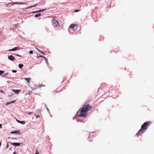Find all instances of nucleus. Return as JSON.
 <instances>
[{
	"label": "nucleus",
	"mask_w": 154,
	"mask_h": 154,
	"mask_svg": "<svg viewBox=\"0 0 154 154\" xmlns=\"http://www.w3.org/2000/svg\"><path fill=\"white\" fill-rule=\"evenodd\" d=\"M8 58L10 60H11L13 61L15 59V57H13L12 55L9 56Z\"/></svg>",
	"instance_id": "nucleus-5"
},
{
	"label": "nucleus",
	"mask_w": 154,
	"mask_h": 154,
	"mask_svg": "<svg viewBox=\"0 0 154 154\" xmlns=\"http://www.w3.org/2000/svg\"><path fill=\"white\" fill-rule=\"evenodd\" d=\"M20 131L18 130V131H15L12 132H11V133H13V134L16 133V134H20Z\"/></svg>",
	"instance_id": "nucleus-11"
},
{
	"label": "nucleus",
	"mask_w": 154,
	"mask_h": 154,
	"mask_svg": "<svg viewBox=\"0 0 154 154\" xmlns=\"http://www.w3.org/2000/svg\"><path fill=\"white\" fill-rule=\"evenodd\" d=\"M24 79L27 81L28 84H29L30 83L29 82L31 80V78H24Z\"/></svg>",
	"instance_id": "nucleus-7"
},
{
	"label": "nucleus",
	"mask_w": 154,
	"mask_h": 154,
	"mask_svg": "<svg viewBox=\"0 0 154 154\" xmlns=\"http://www.w3.org/2000/svg\"><path fill=\"white\" fill-rule=\"evenodd\" d=\"M8 144H7V145L6 146V148H8Z\"/></svg>",
	"instance_id": "nucleus-26"
},
{
	"label": "nucleus",
	"mask_w": 154,
	"mask_h": 154,
	"mask_svg": "<svg viewBox=\"0 0 154 154\" xmlns=\"http://www.w3.org/2000/svg\"><path fill=\"white\" fill-rule=\"evenodd\" d=\"M31 113H32L31 112H29V113L28 114H29V115H30V114H31Z\"/></svg>",
	"instance_id": "nucleus-31"
},
{
	"label": "nucleus",
	"mask_w": 154,
	"mask_h": 154,
	"mask_svg": "<svg viewBox=\"0 0 154 154\" xmlns=\"http://www.w3.org/2000/svg\"><path fill=\"white\" fill-rule=\"evenodd\" d=\"M4 71L0 70V75H1L2 74H3L4 73Z\"/></svg>",
	"instance_id": "nucleus-19"
},
{
	"label": "nucleus",
	"mask_w": 154,
	"mask_h": 154,
	"mask_svg": "<svg viewBox=\"0 0 154 154\" xmlns=\"http://www.w3.org/2000/svg\"><path fill=\"white\" fill-rule=\"evenodd\" d=\"M38 5V4H35V5H33V6H30V7H29V8H32L33 7H35L36 6H37Z\"/></svg>",
	"instance_id": "nucleus-17"
},
{
	"label": "nucleus",
	"mask_w": 154,
	"mask_h": 154,
	"mask_svg": "<svg viewBox=\"0 0 154 154\" xmlns=\"http://www.w3.org/2000/svg\"><path fill=\"white\" fill-rule=\"evenodd\" d=\"M78 26L77 24H72L70 26L69 28L72 29L74 31H75L77 29Z\"/></svg>",
	"instance_id": "nucleus-4"
},
{
	"label": "nucleus",
	"mask_w": 154,
	"mask_h": 154,
	"mask_svg": "<svg viewBox=\"0 0 154 154\" xmlns=\"http://www.w3.org/2000/svg\"><path fill=\"white\" fill-rule=\"evenodd\" d=\"M79 121H80V122H85V118H84V119L83 121L82 120H81L80 119H79Z\"/></svg>",
	"instance_id": "nucleus-21"
},
{
	"label": "nucleus",
	"mask_w": 154,
	"mask_h": 154,
	"mask_svg": "<svg viewBox=\"0 0 154 154\" xmlns=\"http://www.w3.org/2000/svg\"><path fill=\"white\" fill-rule=\"evenodd\" d=\"M151 124L150 122H147L144 123L141 126V128L140 129L136 134V136L138 137L141 133L144 132L147 128L148 126Z\"/></svg>",
	"instance_id": "nucleus-2"
},
{
	"label": "nucleus",
	"mask_w": 154,
	"mask_h": 154,
	"mask_svg": "<svg viewBox=\"0 0 154 154\" xmlns=\"http://www.w3.org/2000/svg\"><path fill=\"white\" fill-rule=\"evenodd\" d=\"M16 121L19 123L23 125L25 124V121H20L17 119H16Z\"/></svg>",
	"instance_id": "nucleus-6"
},
{
	"label": "nucleus",
	"mask_w": 154,
	"mask_h": 154,
	"mask_svg": "<svg viewBox=\"0 0 154 154\" xmlns=\"http://www.w3.org/2000/svg\"><path fill=\"white\" fill-rule=\"evenodd\" d=\"M25 4L24 3H19V4Z\"/></svg>",
	"instance_id": "nucleus-30"
},
{
	"label": "nucleus",
	"mask_w": 154,
	"mask_h": 154,
	"mask_svg": "<svg viewBox=\"0 0 154 154\" xmlns=\"http://www.w3.org/2000/svg\"><path fill=\"white\" fill-rule=\"evenodd\" d=\"M1 92H3V91H1Z\"/></svg>",
	"instance_id": "nucleus-35"
},
{
	"label": "nucleus",
	"mask_w": 154,
	"mask_h": 154,
	"mask_svg": "<svg viewBox=\"0 0 154 154\" xmlns=\"http://www.w3.org/2000/svg\"><path fill=\"white\" fill-rule=\"evenodd\" d=\"M17 72V70H13L12 71V72Z\"/></svg>",
	"instance_id": "nucleus-23"
},
{
	"label": "nucleus",
	"mask_w": 154,
	"mask_h": 154,
	"mask_svg": "<svg viewBox=\"0 0 154 154\" xmlns=\"http://www.w3.org/2000/svg\"><path fill=\"white\" fill-rule=\"evenodd\" d=\"M15 100H14L13 101H12V102H10V103H6V105H8L10 103H13L15 102Z\"/></svg>",
	"instance_id": "nucleus-16"
},
{
	"label": "nucleus",
	"mask_w": 154,
	"mask_h": 154,
	"mask_svg": "<svg viewBox=\"0 0 154 154\" xmlns=\"http://www.w3.org/2000/svg\"><path fill=\"white\" fill-rule=\"evenodd\" d=\"M39 57H43V58H45V57H43V56H41V55H40L39 56H38V57H37V58H38Z\"/></svg>",
	"instance_id": "nucleus-18"
},
{
	"label": "nucleus",
	"mask_w": 154,
	"mask_h": 154,
	"mask_svg": "<svg viewBox=\"0 0 154 154\" xmlns=\"http://www.w3.org/2000/svg\"><path fill=\"white\" fill-rule=\"evenodd\" d=\"M8 74V73H7L5 75H7V74Z\"/></svg>",
	"instance_id": "nucleus-34"
},
{
	"label": "nucleus",
	"mask_w": 154,
	"mask_h": 154,
	"mask_svg": "<svg viewBox=\"0 0 154 154\" xmlns=\"http://www.w3.org/2000/svg\"><path fill=\"white\" fill-rule=\"evenodd\" d=\"M42 54H43V55H45V54L43 52H42V51H40V52Z\"/></svg>",
	"instance_id": "nucleus-25"
},
{
	"label": "nucleus",
	"mask_w": 154,
	"mask_h": 154,
	"mask_svg": "<svg viewBox=\"0 0 154 154\" xmlns=\"http://www.w3.org/2000/svg\"><path fill=\"white\" fill-rule=\"evenodd\" d=\"M11 144L12 145L15 146H19L20 144V143H11Z\"/></svg>",
	"instance_id": "nucleus-9"
},
{
	"label": "nucleus",
	"mask_w": 154,
	"mask_h": 154,
	"mask_svg": "<svg viewBox=\"0 0 154 154\" xmlns=\"http://www.w3.org/2000/svg\"><path fill=\"white\" fill-rule=\"evenodd\" d=\"M19 48L18 47H16L14 48H13L9 50V51H15L17 50H19Z\"/></svg>",
	"instance_id": "nucleus-8"
},
{
	"label": "nucleus",
	"mask_w": 154,
	"mask_h": 154,
	"mask_svg": "<svg viewBox=\"0 0 154 154\" xmlns=\"http://www.w3.org/2000/svg\"><path fill=\"white\" fill-rule=\"evenodd\" d=\"M45 85H42V84H41V85H38V86L37 87H38V88H41V87H45Z\"/></svg>",
	"instance_id": "nucleus-13"
},
{
	"label": "nucleus",
	"mask_w": 154,
	"mask_h": 154,
	"mask_svg": "<svg viewBox=\"0 0 154 154\" xmlns=\"http://www.w3.org/2000/svg\"><path fill=\"white\" fill-rule=\"evenodd\" d=\"M35 115V117H36V118H38L40 117V116L39 115Z\"/></svg>",
	"instance_id": "nucleus-20"
},
{
	"label": "nucleus",
	"mask_w": 154,
	"mask_h": 154,
	"mask_svg": "<svg viewBox=\"0 0 154 154\" xmlns=\"http://www.w3.org/2000/svg\"><path fill=\"white\" fill-rule=\"evenodd\" d=\"M92 108V107L89 104H84L79 114L77 112V116L79 117H86L87 116V112Z\"/></svg>",
	"instance_id": "nucleus-1"
},
{
	"label": "nucleus",
	"mask_w": 154,
	"mask_h": 154,
	"mask_svg": "<svg viewBox=\"0 0 154 154\" xmlns=\"http://www.w3.org/2000/svg\"><path fill=\"white\" fill-rule=\"evenodd\" d=\"M17 56H20L18 54H16V55Z\"/></svg>",
	"instance_id": "nucleus-33"
},
{
	"label": "nucleus",
	"mask_w": 154,
	"mask_h": 154,
	"mask_svg": "<svg viewBox=\"0 0 154 154\" xmlns=\"http://www.w3.org/2000/svg\"><path fill=\"white\" fill-rule=\"evenodd\" d=\"M79 11V10H75L74 11V12H77Z\"/></svg>",
	"instance_id": "nucleus-24"
},
{
	"label": "nucleus",
	"mask_w": 154,
	"mask_h": 154,
	"mask_svg": "<svg viewBox=\"0 0 154 154\" xmlns=\"http://www.w3.org/2000/svg\"><path fill=\"white\" fill-rule=\"evenodd\" d=\"M13 154H16V153L15 152H14V153H13Z\"/></svg>",
	"instance_id": "nucleus-32"
},
{
	"label": "nucleus",
	"mask_w": 154,
	"mask_h": 154,
	"mask_svg": "<svg viewBox=\"0 0 154 154\" xmlns=\"http://www.w3.org/2000/svg\"><path fill=\"white\" fill-rule=\"evenodd\" d=\"M46 9H41V10H39L38 11H37L36 12H35V13H37V12H43L44 11H45L46 10Z\"/></svg>",
	"instance_id": "nucleus-12"
},
{
	"label": "nucleus",
	"mask_w": 154,
	"mask_h": 154,
	"mask_svg": "<svg viewBox=\"0 0 154 154\" xmlns=\"http://www.w3.org/2000/svg\"><path fill=\"white\" fill-rule=\"evenodd\" d=\"M52 23L54 27H59L60 26V24L58 23L57 20H55L54 17H53L52 20Z\"/></svg>",
	"instance_id": "nucleus-3"
},
{
	"label": "nucleus",
	"mask_w": 154,
	"mask_h": 154,
	"mask_svg": "<svg viewBox=\"0 0 154 154\" xmlns=\"http://www.w3.org/2000/svg\"><path fill=\"white\" fill-rule=\"evenodd\" d=\"M36 150L37 152L36 153H35V154H39L38 152L37 151V150Z\"/></svg>",
	"instance_id": "nucleus-28"
},
{
	"label": "nucleus",
	"mask_w": 154,
	"mask_h": 154,
	"mask_svg": "<svg viewBox=\"0 0 154 154\" xmlns=\"http://www.w3.org/2000/svg\"><path fill=\"white\" fill-rule=\"evenodd\" d=\"M41 15V14L40 13L37 14L35 15V17H36L40 16Z\"/></svg>",
	"instance_id": "nucleus-14"
},
{
	"label": "nucleus",
	"mask_w": 154,
	"mask_h": 154,
	"mask_svg": "<svg viewBox=\"0 0 154 154\" xmlns=\"http://www.w3.org/2000/svg\"><path fill=\"white\" fill-rule=\"evenodd\" d=\"M36 48V49L38 50V51H39V52H40V51H40V50L38 49V48Z\"/></svg>",
	"instance_id": "nucleus-27"
},
{
	"label": "nucleus",
	"mask_w": 154,
	"mask_h": 154,
	"mask_svg": "<svg viewBox=\"0 0 154 154\" xmlns=\"http://www.w3.org/2000/svg\"><path fill=\"white\" fill-rule=\"evenodd\" d=\"M2 128V125L0 124V128Z\"/></svg>",
	"instance_id": "nucleus-29"
},
{
	"label": "nucleus",
	"mask_w": 154,
	"mask_h": 154,
	"mask_svg": "<svg viewBox=\"0 0 154 154\" xmlns=\"http://www.w3.org/2000/svg\"><path fill=\"white\" fill-rule=\"evenodd\" d=\"M12 91L15 92L17 94H18L19 93V92L21 91V90H12Z\"/></svg>",
	"instance_id": "nucleus-10"
},
{
	"label": "nucleus",
	"mask_w": 154,
	"mask_h": 154,
	"mask_svg": "<svg viewBox=\"0 0 154 154\" xmlns=\"http://www.w3.org/2000/svg\"><path fill=\"white\" fill-rule=\"evenodd\" d=\"M29 53L30 54H33V51H29Z\"/></svg>",
	"instance_id": "nucleus-22"
},
{
	"label": "nucleus",
	"mask_w": 154,
	"mask_h": 154,
	"mask_svg": "<svg viewBox=\"0 0 154 154\" xmlns=\"http://www.w3.org/2000/svg\"><path fill=\"white\" fill-rule=\"evenodd\" d=\"M23 66V65L22 64H20L19 65V67L20 68H22Z\"/></svg>",
	"instance_id": "nucleus-15"
}]
</instances>
